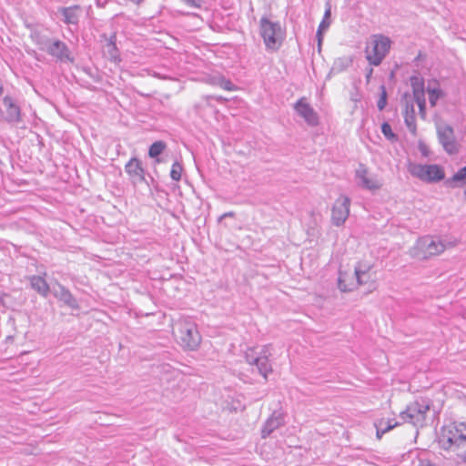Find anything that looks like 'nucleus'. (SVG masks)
Returning a JSON list of instances; mask_svg holds the SVG:
<instances>
[{
	"label": "nucleus",
	"mask_w": 466,
	"mask_h": 466,
	"mask_svg": "<svg viewBox=\"0 0 466 466\" xmlns=\"http://www.w3.org/2000/svg\"><path fill=\"white\" fill-rule=\"evenodd\" d=\"M166 147H167V145L163 141L154 142L149 147L148 156L150 157L155 158V157H158L160 154H162L163 151L166 149Z\"/></svg>",
	"instance_id": "24"
},
{
	"label": "nucleus",
	"mask_w": 466,
	"mask_h": 466,
	"mask_svg": "<svg viewBox=\"0 0 466 466\" xmlns=\"http://www.w3.org/2000/svg\"><path fill=\"white\" fill-rule=\"evenodd\" d=\"M439 140L449 154L458 151V146L453 136V129L450 126H442L438 128Z\"/></svg>",
	"instance_id": "11"
},
{
	"label": "nucleus",
	"mask_w": 466,
	"mask_h": 466,
	"mask_svg": "<svg viewBox=\"0 0 466 466\" xmlns=\"http://www.w3.org/2000/svg\"><path fill=\"white\" fill-rule=\"evenodd\" d=\"M375 273L369 261L361 260L357 263L354 269H341L339 275V289L343 292H350L360 286L368 290L375 289Z\"/></svg>",
	"instance_id": "2"
},
{
	"label": "nucleus",
	"mask_w": 466,
	"mask_h": 466,
	"mask_svg": "<svg viewBox=\"0 0 466 466\" xmlns=\"http://www.w3.org/2000/svg\"><path fill=\"white\" fill-rule=\"evenodd\" d=\"M400 425V423L394 416H381L374 422L377 439L380 440L385 433Z\"/></svg>",
	"instance_id": "13"
},
{
	"label": "nucleus",
	"mask_w": 466,
	"mask_h": 466,
	"mask_svg": "<svg viewBox=\"0 0 466 466\" xmlns=\"http://www.w3.org/2000/svg\"><path fill=\"white\" fill-rule=\"evenodd\" d=\"M330 15H331V9H330V6L329 5L325 10L323 19L330 20Z\"/></svg>",
	"instance_id": "34"
},
{
	"label": "nucleus",
	"mask_w": 466,
	"mask_h": 466,
	"mask_svg": "<svg viewBox=\"0 0 466 466\" xmlns=\"http://www.w3.org/2000/svg\"><path fill=\"white\" fill-rule=\"evenodd\" d=\"M453 187L466 186V166L460 168L449 180Z\"/></svg>",
	"instance_id": "22"
},
{
	"label": "nucleus",
	"mask_w": 466,
	"mask_h": 466,
	"mask_svg": "<svg viewBox=\"0 0 466 466\" xmlns=\"http://www.w3.org/2000/svg\"><path fill=\"white\" fill-rule=\"evenodd\" d=\"M372 73H373V69H372V68H370V69L369 70V73L367 74V76H366V77H367V81H368V82L370 81V77H371Z\"/></svg>",
	"instance_id": "36"
},
{
	"label": "nucleus",
	"mask_w": 466,
	"mask_h": 466,
	"mask_svg": "<svg viewBox=\"0 0 466 466\" xmlns=\"http://www.w3.org/2000/svg\"><path fill=\"white\" fill-rule=\"evenodd\" d=\"M411 86L415 100L418 101L425 99L423 82L418 78H413L411 79Z\"/></svg>",
	"instance_id": "23"
},
{
	"label": "nucleus",
	"mask_w": 466,
	"mask_h": 466,
	"mask_svg": "<svg viewBox=\"0 0 466 466\" xmlns=\"http://www.w3.org/2000/svg\"><path fill=\"white\" fill-rule=\"evenodd\" d=\"M380 89H381V95L378 101V108L380 110H382V109H384V107L386 106V104H387V92H386L384 86H382L380 87Z\"/></svg>",
	"instance_id": "29"
},
{
	"label": "nucleus",
	"mask_w": 466,
	"mask_h": 466,
	"mask_svg": "<svg viewBox=\"0 0 466 466\" xmlns=\"http://www.w3.org/2000/svg\"><path fill=\"white\" fill-rule=\"evenodd\" d=\"M103 56L114 64H119L121 62V56L119 49L116 46V34H112L103 49Z\"/></svg>",
	"instance_id": "14"
},
{
	"label": "nucleus",
	"mask_w": 466,
	"mask_h": 466,
	"mask_svg": "<svg viewBox=\"0 0 466 466\" xmlns=\"http://www.w3.org/2000/svg\"><path fill=\"white\" fill-rule=\"evenodd\" d=\"M79 9L78 5L62 8L61 12L65 16V22L66 24H76L79 19Z\"/></svg>",
	"instance_id": "20"
},
{
	"label": "nucleus",
	"mask_w": 466,
	"mask_h": 466,
	"mask_svg": "<svg viewBox=\"0 0 466 466\" xmlns=\"http://www.w3.org/2000/svg\"><path fill=\"white\" fill-rule=\"evenodd\" d=\"M32 288L35 289L42 296H46L49 292V285L46 280L40 276H33L30 279Z\"/></svg>",
	"instance_id": "19"
},
{
	"label": "nucleus",
	"mask_w": 466,
	"mask_h": 466,
	"mask_svg": "<svg viewBox=\"0 0 466 466\" xmlns=\"http://www.w3.org/2000/svg\"><path fill=\"white\" fill-rule=\"evenodd\" d=\"M381 131L383 133V135L392 140L395 138V134L393 133L392 129H391V127L390 124L388 123H383L382 126H381Z\"/></svg>",
	"instance_id": "28"
},
{
	"label": "nucleus",
	"mask_w": 466,
	"mask_h": 466,
	"mask_svg": "<svg viewBox=\"0 0 466 466\" xmlns=\"http://www.w3.org/2000/svg\"><path fill=\"white\" fill-rule=\"evenodd\" d=\"M187 5L193 8H200L202 5L201 0H182Z\"/></svg>",
	"instance_id": "31"
},
{
	"label": "nucleus",
	"mask_w": 466,
	"mask_h": 466,
	"mask_svg": "<svg viewBox=\"0 0 466 466\" xmlns=\"http://www.w3.org/2000/svg\"><path fill=\"white\" fill-rule=\"evenodd\" d=\"M295 108L297 112L310 125L318 124V116L310 107V106L306 102L305 98L299 99Z\"/></svg>",
	"instance_id": "15"
},
{
	"label": "nucleus",
	"mask_w": 466,
	"mask_h": 466,
	"mask_svg": "<svg viewBox=\"0 0 466 466\" xmlns=\"http://www.w3.org/2000/svg\"><path fill=\"white\" fill-rule=\"evenodd\" d=\"M438 444L441 450L453 453L458 461L466 463V422L453 421L444 425Z\"/></svg>",
	"instance_id": "1"
},
{
	"label": "nucleus",
	"mask_w": 466,
	"mask_h": 466,
	"mask_svg": "<svg viewBox=\"0 0 466 466\" xmlns=\"http://www.w3.org/2000/svg\"><path fill=\"white\" fill-rule=\"evenodd\" d=\"M406 124L409 127L410 130L415 134L416 133V123H415V116L412 113L410 116H406L405 118Z\"/></svg>",
	"instance_id": "30"
},
{
	"label": "nucleus",
	"mask_w": 466,
	"mask_h": 466,
	"mask_svg": "<svg viewBox=\"0 0 466 466\" xmlns=\"http://www.w3.org/2000/svg\"><path fill=\"white\" fill-rule=\"evenodd\" d=\"M330 25V20L322 19L319 25V29L317 31V37L319 41V45L321 44L322 37H323V32L329 28Z\"/></svg>",
	"instance_id": "27"
},
{
	"label": "nucleus",
	"mask_w": 466,
	"mask_h": 466,
	"mask_svg": "<svg viewBox=\"0 0 466 466\" xmlns=\"http://www.w3.org/2000/svg\"><path fill=\"white\" fill-rule=\"evenodd\" d=\"M260 35L266 47L269 50H278L284 40L285 30L279 23H274L267 17L260 19Z\"/></svg>",
	"instance_id": "4"
},
{
	"label": "nucleus",
	"mask_w": 466,
	"mask_h": 466,
	"mask_svg": "<svg viewBox=\"0 0 466 466\" xmlns=\"http://www.w3.org/2000/svg\"><path fill=\"white\" fill-rule=\"evenodd\" d=\"M182 170H183V168L180 164H178L177 162L174 163L172 165L171 171H170V177H172V179L175 181L180 180L181 175H182Z\"/></svg>",
	"instance_id": "26"
},
{
	"label": "nucleus",
	"mask_w": 466,
	"mask_h": 466,
	"mask_svg": "<svg viewBox=\"0 0 466 466\" xmlns=\"http://www.w3.org/2000/svg\"><path fill=\"white\" fill-rule=\"evenodd\" d=\"M3 92H4V88H3V86H0V95H2V94H3Z\"/></svg>",
	"instance_id": "37"
},
{
	"label": "nucleus",
	"mask_w": 466,
	"mask_h": 466,
	"mask_svg": "<svg viewBox=\"0 0 466 466\" xmlns=\"http://www.w3.org/2000/svg\"><path fill=\"white\" fill-rule=\"evenodd\" d=\"M417 104H418V106L420 108V113L421 115V116L424 118L425 116H426V112H425V108H426V102H425V99L423 100H418L416 101Z\"/></svg>",
	"instance_id": "32"
},
{
	"label": "nucleus",
	"mask_w": 466,
	"mask_h": 466,
	"mask_svg": "<svg viewBox=\"0 0 466 466\" xmlns=\"http://www.w3.org/2000/svg\"><path fill=\"white\" fill-rule=\"evenodd\" d=\"M429 100L431 106H435L439 98L444 96V93L439 87L428 88Z\"/></svg>",
	"instance_id": "25"
},
{
	"label": "nucleus",
	"mask_w": 466,
	"mask_h": 466,
	"mask_svg": "<svg viewBox=\"0 0 466 466\" xmlns=\"http://www.w3.org/2000/svg\"><path fill=\"white\" fill-rule=\"evenodd\" d=\"M419 148H420V151L424 156H428L429 155V148H428V147L423 142H420Z\"/></svg>",
	"instance_id": "33"
},
{
	"label": "nucleus",
	"mask_w": 466,
	"mask_h": 466,
	"mask_svg": "<svg viewBox=\"0 0 466 466\" xmlns=\"http://www.w3.org/2000/svg\"><path fill=\"white\" fill-rule=\"evenodd\" d=\"M390 48V38L382 35H375L371 37L370 44L366 47V58L370 65L379 66L388 54Z\"/></svg>",
	"instance_id": "5"
},
{
	"label": "nucleus",
	"mask_w": 466,
	"mask_h": 466,
	"mask_svg": "<svg viewBox=\"0 0 466 466\" xmlns=\"http://www.w3.org/2000/svg\"><path fill=\"white\" fill-rule=\"evenodd\" d=\"M177 339L183 348L190 350H196L201 342L197 327L188 322L179 323Z\"/></svg>",
	"instance_id": "7"
},
{
	"label": "nucleus",
	"mask_w": 466,
	"mask_h": 466,
	"mask_svg": "<svg viewBox=\"0 0 466 466\" xmlns=\"http://www.w3.org/2000/svg\"><path fill=\"white\" fill-rule=\"evenodd\" d=\"M431 409V400L427 398H420L410 402L406 409L400 413L404 422L416 427L425 424L426 417Z\"/></svg>",
	"instance_id": "3"
},
{
	"label": "nucleus",
	"mask_w": 466,
	"mask_h": 466,
	"mask_svg": "<svg viewBox=\"0 0 466 466\" xmlns=\"http://www.w3.org/2000/svg\"><path fill=\"white\" fill-rule=\"evenodd\" d=\"M358 176L362 181V186L368 189H378L381 186L380 179L376 176L370 174L365 167H360L358 170Z\"/></svg>",
	"instance_id": "17"
},
{
	"label": "nucleus",
	"mask_w": 466,
	"mask_h": 466,
	"mask_svg": "<svg viewBox=\"0 0 466 466\" xmlns=\"http://www.w3.org/2000/svg\"><path fill=\"white\" fill-rule=\"evenodd\" d=\"M419 466H435L430 461H420Z\"/></svg>",
	"instance_id": "35"
},
{
	"label": "nucleus",
	"mask_w": 466,
	"mask_h": 466,
	"mask_svg": "<svg viewBox=\"0 0 466 466\" xmlns=\"http://www.w3.org/2000/svg\"><path fill=\"white\" fill-rule=\"evenodd\" d=\"M445 250V245L430 237L420 238L414 246L411 255L419 259H427L437 256Z\"/></svg>",
	"instance_id": "6"
},
{
	"label": "nucleus",
	"mask_w": 466,
	"mask_h": 466,
	"mask_svg": "<svg viewBox=\"0 0 466 466\" xmlns=\"http://www.w3.org/2000/svg\"><path fill=\"white\" fill-rule=\"evenodd\" d=\"M412 176L425 182H438L445 177V171L442 167L432 165H413L410 168Z\"/></svg>",
	"instance_id": "8"
},
{
	"label": "nucleus",
	"mask_w": 466,
	"mask_h": 466,
	"mask_svg": "<svg viewBox=\"0 0 466 466\" xmlns=\"http://www.w3.org/2000/svg\"><path fill=\"white\" fill-rule=\"evenodd\" d=\"M208 83L210 84V85H217V86H220L222 89H224L226 91H236V90H238V87L236 86H234L233 83L230 80L225 78L222 76H214V77L210 78L208 81Z\"/></svg>",
	"instance_id": "21"
},
{
	"label": "nucleus",
	"mask_w": 466,
	"mask_h": 466,
	"mask_svg": "<svg viewBox=\"0 0 466 466\" xmlns=\"http://www.w3.org/2000/svg\"><path fill=\"white\" fill-rule=\"evenodd\" d=\"M4 104L5 106V115L4 119L7 122H18L21 119L20 108L16 106L13 99L9 96L4 98Z\"/></svg>",
	"instance_id": "16"
},
{
	"label": "nucleus",
	"mask_w": 466,
	"mask_h": 466,
	"mask_svg": "<svg viewBox=\"0 0 466 466\" xmlns=\"http://www.w3.org/2000/svg\"><path fill=\"white\" fill-rule=\"evenodd\" d=\"M350 213V199L347 197H339L333 208L331 218L334 224L339 226L345 222Z\"/></svg>",
	"instance_id": "9"
},
{
	"label": "nucleus",
	"mask_w": 466,
	"mask_h": 466,
	"mask_svg": "<svg viewBox=\"0 0 466 466\" xmlns=\"http://www.w3.org/2000/svg\"><path fill=\"white\" fill-rule=\"evenodd\" d=\"M262 351L263 356L250 360L249 362L255 364L258 368L260 373L266 378L268 373L271 371V367L268 361L270 352L268 347H265Z\"/></svg>",
	"instance_id": "18"
},
{
	"label": "nucleus",
	"mask_w": 466,
	"mask_h": 466,
	"mask_svg": "<svg viewBox=\"0 0 466 466\" xmlns=\"http://www.w3.org/2000/svg\"><path fill=\"white\" fill-rule=\"evenodd\" d=\"M125 171L133 183L145 180V169L137 157H131L125 165Z\"/></svg>",
	"instance_id": "12"
},
{
	"label": "nucleus",
	"mask_w": 466,
	"mask_h": 466,
	"mask_svg": "<svg viewBox=\"0 0 466 466\" xmlns=\"http://www.w3.org/2000/svg\"><path fill=\"white\" fill-rule=\"evenodd\" d=\"M46 51L58 61L69 63L74 62V57L71 56L69 48L60 40H55L50 43L46 47Z\"/></svg>",
	"instance_id": "10"
}]
</instances>
